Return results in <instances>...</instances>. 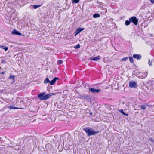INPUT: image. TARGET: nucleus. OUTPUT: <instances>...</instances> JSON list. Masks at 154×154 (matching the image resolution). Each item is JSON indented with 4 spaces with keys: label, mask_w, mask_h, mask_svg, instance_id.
Returning <instances> with one entry per match:
<instances>
[{
    "label": "nucleus",
    "mask_w": 154,
    "mask_h": 154,
    "mask_svg": "<svg viewBox=\"0 0 154 154\" xmlns=\"http://www.w3.org/2000/svg\"><path fill=\"white\" fill-rule=\"evenodd\" d=\"M45 92H43L39 94L38 95V97L40 100H44L48 99L49 98L54 94V93H50L45 95Z\"/></svg>",
    "instance_id": "f257e3e1"
},
{
    "label": "nucleus",
    "mask_w": 154,
    "mask_h": 154,
    "mask_svg": "<svg viewBox=\"0 0 154 154\" xmlns=\"http://www.w3.org/2000/svg\"><path fill=\"white\" fill-rule=\"evenodd\" d=\"M84 130L86 133L87 134L88 136L94 135L99 133V131H96L93 130H91L88 128H86L84 129Z\"/></svg>",
    "instance_id": "f03ea898"
},
{
    "label": "nucleus",
    "mask_w": 154,
    "mask_h": 154,
    "mask_svg": "<svg viewBox=\"0 0 154 154\" xmlns=\"http://www.w3.org/2000/svg\"><path fill=\"white\" fill-rule=\"evenodd\" d=\"M131 22L133 23L135 25H137L138 23V20L135 17H133L129 19Z\"/></svg>",
    "instance_id": "7ed1b4c3"
},
{
    "label": "nucleus",
    "mask_w": 154,
    "mask_h": 154,
    "mask_svg": "<svg viewBox=\"0 0 154 154\" xmlns=\"http://www.w3.org/2000/svg\"><path fill=\"white\" fill-rule=\"evenodd\" d=\"M137 83L134 81H131L129 82V86L130 88H136L137 87Z\"/></svg>",
    "instance_id": "20e7f679"
},
{
    "label": "nucleus",
    "mask_w": 154,
    "mask_h": 154,
    "mask_svg": "<svg viewBox=\"0 0 154 154\" xmlns=\"http://www.w3.org/2000/svg\"><path fill=\"white\" fill-rule=\"evenodd\" d=\"M84 30V28H78L75 32V36H76L79 33Z\"/></svg>",
    "instance_id": "39448f33"
},
{
    "label": "nucleus",
    "mask_w": 154,
    "mask_h": 154,
    "mask_svg": "<svg viewBox=\"0 0 154 154\" xmlns=\"http://www.w3.org/2000/svg\"><path fill=\"white\" fill-rule=\"evenodd\" d=\"M89 90L90 91L93 93H98L101 91L100 89H97L91 88H89Z\"/></svg>",
    "instance_id": "423d86ee"
},
{
    "label": "nucleus",
    "mask_w": 154,
    "mask_h": 154,
    "mask_svg": "<svg viewBox=\"0 0 154 154\" xmlns=\"http://www.w3.org/2000/svg\"><path fill=\"white\" fill-rule=\"evenodd\" d=\"M12 34L13 35H18L20 36H21L22 34L21 33L19 32L18 31L14 29L12 32Z\"/></svg>",
    "instance_id": "0eeeda50"
},
{
    "label": "nucleus",
    "mask_w": 154,
    "mask_h": 154,
    "mask_svg": "<svg viewBox=\"0 0 154 154\" xmlns=\"http://www.w3.org/2000/svg\"><path fill=\"white\" fill-rule=\"evenodd\" d=\"M147 106H149L150 107H152V105H148V104H145L143 105H141L140 107H141L142 109L143 110H144L146 108Z\"/></svg>",
    "instance_id": "6e6552de"
},
{
    "label": "nucleus",
    "mask_w": 154,
    "mask_h": 154,
    "mask_svg": "<svg viewBox=\"0 0 154 154\" xmlns=\"http://www.w3.org/2000/svg\"><path fill=\"white\" fill-rule=\"evenodd\" d=\"M133 57L134 58L140 60L141 59V56L140 54H135L133 55Z\"/></svg>",
    "instance_id": "1a4fd4ad"
},
{
    "label": "nucleus",
    "mask_w": 154,
    "mask_h": 154,
    "mask_svg": "<svg viewBox=\"0 0 154 154\" xmlns=\"http://www.w3.org/2000/svg\"><path fill=\"white\" fill-rule=\"evenodd\" d=\"M59 78L57 77H55L51 81H50V84L51 85H54L57 80H58Z\"/></svg>",
    "instance_id": "9d476101"
},
{
    "label": "nucleus",
    "mask_w": 154,
    "mask_h": 154,
    "mask_svg": "<svg viewBox=\"0 0 154 154\" xmlns=\"http://www.w3.org/2000/svg\"><path fill=\"white\" fill-rule=\"evenodd\" d=\"M100 56H98L97 57L91 58V60L95 61H98L100 59Z\"/></svg>",
    "instance_id": "9b49d317"
},
{
    "label": "nucleus",
    "mask_w": 154,
    "mask_h": 154,
    "mask_svg": "<svg viewBox=\"0 0 154 154\" xmlns=\"http://www.w3.org/2000/svg\"><path fill=\"white\" fill-rule=\"evenodd\" d=\"M0 48L2 49H4L5 51H7L8 49V47L3 45H0Z\"/></svg>",
    "instance_id": "f8f14e48"
},
{
    "label": "nucleus",
    "mask_w": 154,
    "mask_h": 154,
    "mask_svg": "<svg viewBox=\"0 0 154 154\" xmlns=\"http://www.w3.org/2000/svg\"><path fill=\"white\" fill-rule=\"evenodd\" d=\"M9 79H11L12 81V83H13L15 81V78H14V76H12L11 75L9 77Z\"/></svg>",
    "instance_id": "ddd939ff"
},
{
    "label": "nucleus",
    "mask_w": 154,
    "mask_h": 154,
    "mask_svg": "<svg viewBox=\"0 0 154 154\" xmlns=\"http://www.w3.org/2000/svg\"><path fill=\"white\" fill-rule=\"evenodd\" d=\"M50 81L49 80L48 78H46L44 81V84H46L48 83H50Z\"/></svg>",
    "instance_id": "4468645a"
},
{
    "label": "nucleus",
    "mask_w": 154,
    "mask_h": 154,
    "mask_svg": "<svg viewBox=\"0 0 154 154\" xmlns=\"http://www.w3.org/2000/svg\"><path fill=\"white\" fill-rule=\"evenodd\" d=\"M100 17V15L98 14H95L93 15V17L95 18L99 17Z\"/></svg>",
    "instance_id": "2eb2a0df"
},
{
    "label": "nucleus",
    "mask_w": 154,
    "mask_h": 154,
    "mask_svg": "<svg viewBox=\"0 0 154 154\" xmlns=\"http://www.w3.org/2000/svg\"><path fill=\"white\" fill-rule=\"evenodd\" d=\"M130 22H131L129 20H126L125 22V25L126 26H128L130 24Z\"/></svg>",
    "instance_id": "dca6fc26"
},
{
    "label": "nucleus",
    "mask_w": 154,
    "mask_h": 154,
    "mask_svg": "<svg viewBox=\"0 0 154 154\" xmlns=\"http://www.w3.org/2000/svg\"><path fill=\"white\" fill-rule=\"evenodd\" d=\"M129 60H130V62L131 63H133L134 62V60L133 58L131 57H129Z\"/></svg>",
    "instance_id": "f3484780"
},
{
    "label": "nucleus",
    "mask_w": 154,
    "mask_h": 154,
    "mask_svg": "<svg viewBox=\"0 0 154 154\" xmlns=\"http://www.w3.org/2000/svg\"><path fill=\"white\" fill-rule=\"evenodd\" d=\"M147 75V73H144V74L142 75V78H145L146 77Z\"/></svg>",
    "instance_id": "a211bd4d"
},
{
    "label": "nucleus",
    "mask_w": 154,
    "mask_h": 154,
    "mask_svg": "<svg viewBox=\"0 0 154 154\" xmlns=\"http://www.w3.org/2000/svg\"><path fill=\"white\" fill-rule=\"evenodd\" d=\"M80 0H72V3H77Z\"/></svg>",
    "instance_id": "6ab92c4d"
},
{
    "label": "nucleus",
    "mask_w": 154,
    "mask_h": 154,
    "mask_svg": "<svg viewBox=\"0 0 154 154\" xmlns=\"http://www.w3.org/2000/svg\"><path fill=\"white\" fill-rule=\"evenodd\" d=\"M128 57H125L122 59V61H126L128 60Z\"/></svg>",
    "instance_id": "aec40b11"
},
{
    "label": "nucleus",
    "mask_w": 154,
    "mask_h": 154,
    "mask_svg": "<svg viewBox=\"0 0 154 154\" xmlns=\"http://www.w3.org/2000/svg\"><path fill=\"white\" fill-rule=\"evenodd\" d=\"M57 62H58V64H61L63 63V60H58V61H57Z\"/></svg>",
    "instance_id": "412c9836"
},
{
    "label": "nucleus",
    "mask_w": 154,
    "mask_h": 154,
    "mask_svg": "<svg viewBox=\"0 0 154 154\" xmlns=\"http://www.w3.org/2000/svg\"><path fill=\"white\" fill-rule=\"evenodd\" d=\"M40 5H35L33 6V8H34V9H35L40 7Z\"/></svg>",
    "instance_id": "4be33fe9"
},
{
    "label": "nucleus",
    "mask_w": 154,
    "mask_h": 154,
    "mask_svg": "<svg viewBox=\"0 0 154 154\" xmlns=\"http://www.w3.org/2000/svg\"><path fill=\"white\" fill-rule=\"evenodd\" d=\"M80 47V45L79 44H77L76 46L74 47V48L75 49L79 48Z\"/></svg>",
    "instance_id": "5701e85b"
},
{
    "label": "nucleus",
    "mask_w": 154,
    "mask_h": 154,
    "mask_svg": "<svg viewBox=\"0 0 154 154\" xmlns=\"http://www.w3.org/2000/svg\"><path fill=\"white\" fill-rule=\"evenodd\" d=\"M148 64L150 66H151L152 65V62H150V59H149V62L148 63Z\"/></svg>",
    "instance_id": "b1692460"
},
{
    "label": "nucleus",
    "mask_w": 154,
    "mask_h": 154,
    "mask_svg": "<svg viewBox=\"0 0 154 154\" xmlns=\"http://www.w3.org/2000/svg\"><path fill=\"white\" fill-rule=\"evenodd\" d=\"M9 108L10 109H19L18 108H16V107H13V106H10L9 107Z\"/></svg>",
    "instance_id": "393cba45"
},
{
    "label": "nucleus",
    "mask_w": 154,
    "mask_h": 154,
    "mask_svg": "<svg viewBox=\"0 0 154 154\" xmlns=\"http://www.w3.org/2000/svg\"><path fill=\"white\" fill-rule=\"evenodd\" d=\"M119 111L120 112H121L122 114H123V113H124V112L123 111V109H121L120 110H119Z\"/></svg>",
    "instance_id": "a878e982"
},
{
    "label": "nucleus",
    "mask_w": 154,
    "mask_h": 154,
    "mask_svg": "<svg viewBox=\"0 0 154 154\" xmlns=\"http://www.w3.org/2000/svg\"><path fill=\"white\" fill-rule=\"evenodd\" d=\"M1 63L3 64H5L6 63V62L4 60H3L1 61Z\"/></svg>",
    "instance_id": "bb28decb"
},
{
    "label": "nucleus",
    "mask_w": 154,
    "mask_h": 154,
    "mask_svg": "<svg viewBox=\"0 0 154 154\" xmlns=\"http://www.w3.org/2000/svg\"><path fill=\"white\" fill-rule=\"evenodd\" d=\"M149 140L152 142H153L154 141L153 139L152 138H150Z\"/></svg>",
    "instance_id": "cd10ccee"
},
{
    "label": "nucleus",
    "mask_w": 154,
    "mask_h": 154,
    "mask_svg": "<svg viewBox=\"0 0 154 154\" xmlns=\"http://www.w3.org/2000/svg\"><path fill=\"white\" fill-rule=\"evenodd\" d=\"M123 114L125 115L126 116H128V114L125 113V112L123 113Z\"/></svg>",
    "instance_id": "c85d7f7f"
},
{
    "label": "nucleus",
    "mask_w": 154,
    "mask_h": 154,
    "mask_svg": "<svg viewBox=\"0 0 154 154\" xmlns=\"http://www.w3.org/2000/svg\"><path fill=\"white\" fill-rule=\"evenodd\" d=\"M151 2L152 3H154V0H150Z\"/></svg>",
    "instance_id": "c756f323"
},
{
    "label": "nucleus",
    "mask_w": 154,
    "mask_h": 154,
    "mask_svg": "<svg viewBox=\"0 0 154 154\" xmlns=\"http://www.w3.org/2000/svg\"><path fill=\"white\" fill-rule=\"evenodd\" d=\"M4 72H2V73H1V74H4Z\"/></svg>",
    "instance_id": "7c9ffc66"
},
{
    "label": "nucleus",
    "mask_w": 154,
    "mask_h": 154,
    "mask_svg": "<svg viewBox=\"0 0 154 154\" xmlns=\"http://www.w3.org/2000/svg\"><path fill=\"white\" fill-rule=\"evenodd\" d=\"M92 113L91 112H90V115H92Z\"/></svg>",
    "instance_id": "2f4dec72"
}]
</instances>
